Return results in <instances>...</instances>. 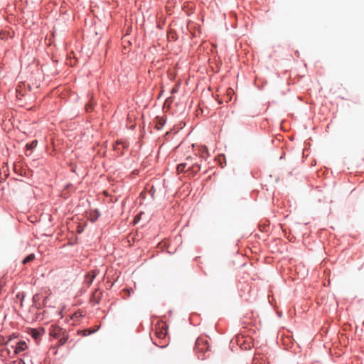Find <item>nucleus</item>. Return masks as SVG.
Instances as JSON below:
<instances>
[{
    "mask_svg": "<svg viewBox=\"0 0 364 364\" xmlns=\"http://www.w3.org/2000/svg\"><path fill=\"white\" fill-rule=\"evenodd\" d=\"M209 349L208 341L203 338H198L196 340L195 350L198 352H206Z\"/></svg>",
    "mask_w": 364,
    "mask_h": 364,
    "instance_id": "1",
    "label": "nucleus"
},
{
    "mask_svg": "<svg viewBox=\"0 0 364 364\" xmlns=\"http://www.w3.org/2000/svg\"><path fill=\"white\" fill-rule=\"evenodd\" d=\"M64 329L58 326H52V328L50 331V336L58 339L60 337L61 331Z\"/></svg>",
    "mask_w": 364,
    "mask_h": 364,
    "instance_id": "2",
    "label": "nucleus"
},
{
    "mask_svg": "<svg viewBox=\"0 0 364 364\" xmlns=\"http://www.w3.org/2000/svg\"><path fill=\"white\" fill-rule=\"evenodd\" d=\"M186 162L179 164L177 166V172H178V173H182L183 171L188 172V167L189 166V161H191L192 160V158L191 157H188V158H186Z\"/></svg>",
    "mask_w": 364,
    "mask_h": 364,
    "instance_id": "3",
    "label": "nucleus"
},
{
    "mask_svg": "<svg viewBox=\"0 0 364 364\" xmlns=\"http://www.w3.org/2000/svg\"><path fill=\"white\" fill-rule=\"evenodd\" d=\"M102 293L96 289L92 294L90 301L94 304H98L102 298Z\"/></svg>",
    "mask_w": 364,
    "mask_h": 364,
    "instance_id": "4",
    "label": "nucleus"
},
{
    "mask_svg": "<svg viewBox=\"0 0 364 364\" xmlns=\"http://www.w3.org/2000/svg\"><path fill=\"white\" fill-rule=\"evenodd\" d=\"M200 169V166L197 164H192L191 161H189V166L188 167V171L190 174H195L198 173Z\"/></svg>",
    "mask_w": 364,
    "mask_h": 364,
    "instance_id": "5",
    "label": "nucleus"
},
{
    "mask_svg": "<svg viewBox=\"0 0 364 364\" xmlns=\"http://www.w3.org/2000/svg\"><path fill=\"white\" fill-rule=\"evenodd\" d=\"M96 276H97L96 271L90 272L89 273L87 274V275L85 277V282L87 285H90L92 283L95 278L96 277Z\"/></svg>",
    "mask_w": 364,
    "mask_h": 364,
    "instance_id": "6",
    "label": "nucleus"
},
{
    "mask_svg": "<svg viewBox=\"0 0 364 364\" xmlns=\"http://www.w3.org/2000/svg\"><path fill=\"white\" fill-rule=\"evenodd\" d=\"M68 333L66 331V330L64 329L63 331H61L60 337L58 338L59 346H63V344H65L68 340Z\"/></svg>",
    "mask_w": 364,
    "mask_h": 364,
    "instance_id": "7",
    "label": "nucleus"
},
{
    "mask_svg": "<svg viewBox=\"0 0 364 364\" xmlns=\"http://www.w3.org/2000/svg\"><path fill=\"white\" fill-rule=\"evenodd\" d=\"M156 334L159 338H164L167 334L166 326L165 324H162L161 328L159 331L156 330Z\"/></svg>",
    "mask_w": 364,
    "mask_h": 364,
    "instance_id": "8",
    "label": "nucleus"
},
{
    "mask_svg": "<svg viewBox=\"0 0 364 364\" xmlns=\"http://www.w3.org/2000/svg\"><path fill=\"white\" fill-rule=\"evenodd\" d=\"M165 122H166V119H164L163 117H157L156 118V128L157 129H162V127L165 124Z\"/></svg>",
    "mask_w": 364,
    "mask_h": 364,
    "instance_id": "9",
    "label": "nucleus"
},
{
    "mask_svg": "<svg viewBox=\"0 0 364 364\" xmlns=\"http://www.w3.org/2000/svg\"><path fill=\"white\" fill-rule=\"evenodd\" d=\"M26 348V343L25 342H20L17 344L15 350L16 353L23 351Z\"/></svg>",
    "mask_w": 364,
    "mask_h": 364,
    "instance_id": "10",
    "label": "nucleus"
},
{
    "mask_svg": "<svg viewBox=\"0 0 364 364\" xmlns=\"http://www.w3.org/2000/svg\"><path fill=\"white\" fill-rule=\"evenodd\" d=\"M120 146H122L123 149H126V148H127V143H125V142H119V141H117V142L116 143V144L114 146V150H116V151H120V150H121V147H120Z\"/></svg>",
    "mask_w": 364,
    "mask_h": 364,
    "instance_id": "11",
    "label": "nucleus"
},
{
    "mask_svg": "<svg viewBox=\"0 0 364 364\" xmlns=\"http://www.w3.org/2000/svg\"><path fill=\"white\" fill-rule=\"evenodd\" d=\"M95 331V330H92V329H84V330H82V331H78V334H81L82 336H87L88 335H90L92 333H93Z\"/></svg>",
    "mask_w": 364,
    "mask_h": 364,
    "instance_id": "12",
    "label": "nucleus"
},
{
    "mask_svg": "<svg viewBox=\"0 0 364 364\" xmlns=\"http://www.w3.org/2000/svg\"><path fill=\"white\" fill-rule=\"evenodd\" d=\"M35 259L34 254H30L28 255L22 262L23 264H26L27 263L32 262Z\"/></svg>",
    "mask_w": 364,
    "mask_h": 364,
    "instance_id": "13",
    "label": "nucleus"
},
{
    "mask_svg": "<svg viewBox=\"0 0 364 364\" xmlns=\"http://www.w3.org/2000/svg\"><path fill=\"white\" fill-rule=\"evenodd\" d=\"M37 144H38V141L36 140H33L30 144H28L26 145L27 149L31 150V149H34L35 147H36Z\"/></svg>",
    "mask_w": 364,
    "mask_h": 364,
    "instance_id": "14",
    "label": "nucleus"
},
{
    "mask_svg": "<svg viewBox=\"0 0 364 364\" xmlns=\"http://www.w3.org/2000/svg\"><path fill=\"white\" fill-rule=\"evenodd\" d=\"M85 109L87 112H90L92 109V104L91 102H88L86 106Z\"/></svg>",
    "mask_w": 364,
    "mask_h": 364,
    "instance_id": "15",
    "label": "nucleus"
},
{
    "mask_svg": "<svg viewBox=\"0 0 364 364\" xmlns=\"http://www.w3.org/2000/svg\"><path fill=\"white\" fill-rule=\"evenodd\" d=\"M31 332H32V336L34 337L35 338H37L39 336V333L37 331V330L32 329Z\"/></svg>",
    "mask_w": 364,
    "mask_h": 364,
    "instance_id": "16",
    "label": "nucleus"
},
{
    "mask_svg": "<svg viewBox=\"0 0 364 364\" xmlns=\"http://www.w3.org/2000/svg\"><path fill=\"white\" fill-rule=\"evenodd\" d=\"M132 291V289H123V292H124L127 294V296H129Z\"/></svg>",
    "mask_w": 364,
    "mask_h": 364,
    "instance_id": "17",
    "label": "nucleus"
},
{
    "mask_svg": "<svg viewBox=\"0 0 364 364\" xmlns=\"http://www.w3.org/2000/svg\"><path fill=\"white\" fill-rule=\"evenodd\" d=\"M228 95H230L233 93V90L231 88H228L227 90Z\"/></svg>",
    "mask_w": 364,
    "mask_h": 364,
    "instance_id": "18",
    "label": "nucleus"
}]
</instances>
